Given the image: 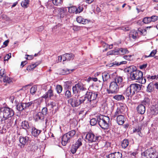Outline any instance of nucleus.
<instances>
[{
	"instance_id": "nucleus-1",
	"label": "nucleus",
	"mask_w": 158,
	"mask_h": 158,
	"mask_svg": "<svg viewBox=\"0 0 158 158\" xmlns=\"http://www.w3.org/2000/svg\"><path fill=\"white\" fill-rule=\"evenodd\" d=\"M135 68L133 66H131L128 68L127 71L130 73V79L132 81L138 80L139 82L142 84L145 83L146 79L143 77V73L140 71L135 70Z\"/></svg>"
},
{
	"instance_id": "nucleus-2",
	"label": "nucleus",
	"mask_w": 158,
	"mask_h": 158,
	"mask_svg": "<svg viewBox=\"0 0 158 158\" xmlns=\"http://www.w3.org/2000/svg\"><path fill=\"white\" fill-rule=\"evenodd\" d=\"M14 115L12 109L8 107L2 108L0 109V123L5 124L6 120L12 117Z\"/></svg>"
},
{
	"instance_id": "nucleus-3",
	"label": "nucleus",
	"mask_w": 158,
	"mask_h": 158,
	"mask_svg": "<svg viewBox=\"0 0 158 158\" xmlns=\"http://www.w3.org/2000/svg\"><path fill=\"white\" fill-rule=\"evenodd\" d=\"M141 86L142 85L136 83L131 84L127 88L124 94L128 97H131L141 89Z\"/></svg>"
},
{
	"instance_id": "nucleus-4",
	"label": "nucleus",
	"mask_w": 158,
	"mask_h": 158,
	"mask_svg": "<svg viewBox=\"0 0 158 158\" xmlns=\"http://www.w3.org/2000/svg\"><path fill=\"white\" fill-rule=\"evenodd\" d=\"M110 118L107 116L99 115L97 116L98 122L102 129H107L109 127Z\"/></svg>"
},
{
	"instance_id": "nucleus-5",
	"label": "nucleus",
	"mask_w": 158,
	"mask_h": 158,
	"mask_svg": "<svg viewBox=\"0 0 158 158\" xmlns=\"http://www.w3.org/2000/svg\"><path fill=\"white\" fill-rule=\"evenodd\" d=\"M68 102L73 107L77 106L82 103L84 105L85 103L83 97L80 98L75 97L69 98Z\"/></svg>"
},
{
	"instance_id": "nucleus-6",
	"label": "nucleus",
	"mask_w": 158,
	"mask_h": 158,
	"mask_svg": "<svg viewBox=\"0 0 158 158\" xmlns=\"http://www.w3.org/2000/svg\"><path fill=\"white\" fill-rule=\"evenodd\" d=\"M75 134V131L73 130L64 134L62 138V145L65 146L67 143L69 142L70 139L73 137Z\"/></svg>"
},
{
	"instance_id": "nucleus-7",
	"label": "nucleus",
	"mask_w": 158,
	"mask_h": 158,
	"mask_svg": "<svg viewBox=\"0 0 158 158\" xmlns=\"http://www.w3.org/2000/svg\"><path fill=\"white\" fill-rule=\"evenodd\" d=\"M118 85L115 82H111L109 85V88L107 89L108 94H116L119 91Z\"/></svg>"
},
{
	"instance_id": "nucleus-8",
	"label": "nucleus",
	"mask_w": 158,
	"mask_h": 158,
	"mask_svg": "<svg viewBox=\"0 0 158 158\" xmlns=\"http://www.w3.org/2000/svg\"><path fill=\"white\" fill-rule=\"evenodd\" d=\"M98 95L97 92H87L84 98L85 99V103H86V101L89 100L98 99L97 97Z\"/></svg>"
},
{
	"instance_id": "nucleus-9",
	"label": "nucleus",
	"mask_w": 158,
	"mask_h": 158,
	"mask_svg": "<svg viewBox=\"0 0 158 158\" xmlns=\"http://www.w3.org/2000/svg\"><path fill=\"white\" fill-rule=\"evenodd\" d=\"M85 138L89 143H92L99 141L101 140V137L100 136L95 135L91 133H88L86 135Z\"/></svg>"
},
{
	"instance_id": "nucleus-10",
	"label": "nucleus",
	"mask_w": 158,
	"mask_h": 158,
	"mask_svg": "<svg viewBox=\"0 0 158 158\" xmlns=\"http://www.w3.org/2000/svg\"><path fill=\"white\" fill-rule=\"evenodd\" d=\"M72 89L73 93L75 94H78L81 91H86L87 90L82 84L80 83L75 84L73 86Z\"/></svg>"
},
{
	"instance_id": "nucleus-11",
	"label": "nucleus",
	"mask_w": 158,
	"mask_h": 158,
	"mask_svg": "<svg viewBox=\"0 0 158 158\" xmlns=\"http://www.w3.org/2000/svg\"><path fill=\"white\" fill-rule=\"evenodd\" d=\"M126 110L127 106L126 105L123 103H121L119 106L118 107L113 116L115 117L118 115L123 114L125 111H126Z\"/></svg>"
},
{
	"instance_id": "nucleus-12",
	"label": "nucleus",
	"mask_w": 158,
	"mask_h": 158,
	"mask_svg": "<svg viewBox=\"0 0 158 158\" xmlns=\"http://www.w3.org/2000/svg\"><path fill=\"white\" fill-rule=\"evenodd\" d=\"M83 8L82 6H80L78 7L76 6H72L68 7L69 12L71 13H80L83 11Z\"/></svg>"
},
{
	"instance_id": "nucleus-13",
	"label": "nucleus",
	"mask_w": 158,
	"mask_h": 158,
	"mask_svg": "<svg viewBox=\"0 0 158 158\" xmlns=\"http://www.w3.org/2000/svg\"><path fill=\"white\" fill-rule=\"evenodd\" d=\"M29 139V138L27 136H20L19 139L20 144H19V146L21 148H23L26 144L27 143Z\"/></svg>"
},
{
	"instance_id": "nucleus-14",
	"label": "nucleus",
	"mask_w": 158,
	"mask_h": 158,
	"mask_svg": "<svg viewBox=\"0 0 158 158\" xmlns=\"http://www.w3.org/2000/svg\"><path fill=\"white\" fill-rule=\"evenodd\" d=\"M157 153L156 152H153L151 150L146 151L144 153V156L147 158H155ZM143 155L142 156H143Z\"/></svg>"
},
{
	"instance_id": "nucleus-15",
	"label": "nucleus",
	"mask_w": 158,
	"mask_h": 158,
	"mask_svg": "<svg viewBox=\"0 0 158 158\" xmlns=\"http://www.w3.org/2000/svg\"><path fill=\"white\" fill-rule=\"evenodd\" d=\"M98 102V99L89 100L86 101V103H85L86 106L92 108L96 106Z\"/></svg>"
},
{
	"instance_id": "nucleus-16",
	"label": "nucleus",
	"mask_w": 158,
	"mask_h": 158,
	"mask_svg": "<svg viewBox=\"0 0 158 158\" xmlns=\"http://www.w3.org/2000/svg\"><path fill=\"white\" fill-rule=\"evenodd\" d=\"M107 158H122L121 153L118 152L111 153L106 156Z\"/></svg>"
},
{
	"instance_id": "nucleus-17",
	"label": "nucleus",
	"mask_w": 158,
	"mask_h": 158,
	"mask_svg": "<svg viewBox=\"0 0 158 158\" xmlns=\"http://www.w3.org/2000/svg\"><path fill=\"white\" fill-rule=\"evenodd\" d=\"M54 96L53 91L51 89V87L48 90V91L46 93L43 95L42 97L45 99L47 98H51Z\"/></svg>"
},
{
	"instance_id": "nucleus-18",
	"label": "nucleus",
	"mask_w": 158,
	"mask_h": 158,
	"mask_svg": "<svg viewBox=\"0 0 158 158\" xmlns=\"http://www.w3.org/2000/svg\"><path fill=\"white\" fill-rule=\"evenodd\" d=\"M36 100L32 101L27 103H23L24 107V110L27 111L28 110H29L31 106H34V104Z\"/></svg>"
},
{
	"instance_id": "nucleus-19",
	"label": "nucleus",
	"mask_w": 158,
	"mask_h": 158,
	"mask_svg": "<svg viewBox=\"0 0 158 158\" xmlns=\"http://www.w3.org/2000/svg\"><path fill=\"white\" fill-rule=\"evenodd\" d=\"M101 77L103 82L107 81L108 79L111 78L110 74L106 71L102 73Z\"/></svg>"
},
{
	"instance_id": "nucleus-20",
	"label": "nucleus",
	"mask_w": 158,
	"mask_h": 158,
	"mask_svg": "<svg viewBox=\"0 0 158 158\" xmlns=\"http://www.w3.org/2000/svg\"><path fill=\"white\" fill-rule=\"evenodd\" d=\"M119 86L122 87L123 85V78L120 76H116L114 79V81Z\"/></svg>"
},
{
	"instance_id": "nucleus-21",
	"label": "nucleus",
	"mask_w": 158,
	"mask_h": 158,
	"mask_svg": "<svg viewBox=\"0 0 158 158\" xmlns=\"http://www.w3.org/2000/svg\"><path fill=\"white\" fill-rule=\"evenodd\" d=\"M117 122L119 125L123 124L124 122V117L123 115L119 114L117 116Z\"/></svg>"
},
{
	"instance_id": "nucleus-22",
	"label": "nucleus",
	"mask_w": 158,
	"mask_h": 158,
	"mask_svg": "<svg viewBox=\"0 0 158 158\" xmlns=\"http://www.w3.org/2000/svg\"><path fill=\"white\" fill-rule=\"evenodd\" d=\"M42 131L37 129L35 127H32L31 129V134L35 137H37L40 133Z\"/></svg>"
},
{
	"instance_id": "nucleus-23",
	"label": "nucleus",
	"mask_w": 158,
	"mask_h": 158,
	"mask_svg": "<svg viewBox=\"0 0 158 158\" xmlns=\"http://www.w3.org/2000/svg\"><path fill=\"white\" fill-rule=\"evenodd\" d=\"M77 21L79 23L82 24L88 23L89 21L86 19H84L81 16H78L76 18Z\"/></svg>"
},
{
	"instance_id": "nucleus-24",
	"label": "nucleus",
	"mask_w": 158,
	"mask_h": 158,
	"mask_svg": "<svg viewBox=\"0 0 158 158\" xmlns=\"http://www.w3.org/2000/svg\"><path fill=\"white\" fill-rule=\"evenodd\" d=\"M58 12V16L61 18H63L66 15V11L64 8H60L57 9Z\"/></svg>"
},
{
	"instance_id": "nucleus-25",
	"label": "nucleus",
	"mask_w": 158,
	"mask_h": 158,
	"mask_svg": "<svg viewBox=\"0 0 158 158\" xmlns=\"http://www.w3.org/2000/svg\"><path fill=\"white\" fill-rule=\"evenodd\" d=\"M137 110L139 113L141 114H143L145 111V106L143 104H140L138 106Z\"/></svg>"
},
{
	"instance_id": "nucleus-26",
	"label": "nucleus",
	"mask_w": 158,
	"mask_h": 158,
	"mask_svg": "<svg viewBox=\"0 0 158 158\" xmlns=\"http://www.w3.org/2000/svg\"><path fill=\"white\" fill-rule=\"evenodd\" d=\"M138 33L135 30H131L129 34V36L130 38L135 39L138 36Z\"/></svg>"
},
{
	"instance_id": "nucleus-27",
	"label": "nucleus",
	"mask_w": 158,
	"mask_h": 158,
	"mask_svg": "<svg viewBox=\"0 0 158 158\" xmlns=\"http://www.w3.org/2000/svg\"><path fill=\"white\" fill-rule=\"evenodd\" d=\"M74 70V69L71 70L67 69H61L60 70V73L61 75H65L71 73Z\"/></svg>"
},
{
	"instance_id": "nucleus-28",
	"label": "nucleus",
	"mask_w": 158,
	"mask_h": 158,
	"mask_svg": "<svg viewBox=\"0 0 158 158\" xmlns=\"http://www.w3.org/2000/svg\"><path fill=\"white\" fill-rule=\"evenodd\" d=\"M14 119L12 118H10V119L9 118L8 119L6 120V123H6V126L7 128H9L12 127L13 122Z\"/></svg>"
},
{
	"instance_id": "nucleus-29",
	"label": "nucleus",
	"mask_w": 158,
	"mask_h": 158,
	"mask_svg": "<svg viewBox=\"0 0 158 158\" xmlns=\"http://www.w3.org/2000/svg\"><path fill=\"white\" fill-rule=\"evenodd\" d=\"M127 61H122L118 62L116 61L110 64V66H114L115 67L116 66H118L121 65L123 64H127Z\"/></svg>"
},
{
	"instance_id": "nucleus-30",
	"label": "nucleus",
	"mask_w": 158,
	"mask_h": 158,
	"mask_svg": "<svg viewBox=\"0 0 158 158\" xmlns=\"http://www.w3.org/2000/svg\"><path fill=\"white\" fill-rule=\"evenodd\" d=\"M74 55L72 53H66L63 55V58H64V60H69L73 58Z\"/></svg>"
},
{
	"instance_id": "nucleus-31",
	"label": "nucleus",
	"mask_w": 158,
	"mask_h": 158,
	"mask_svg": "<svg viewBox=\"0 0 158 158\" xmlns=\"http://www.w3.org/2000/svg\"><path fill=\"white\" fill-rule=\"evenodd\" d=\"M154 87H155L154 84L153 82L150 83L147 87V91L148 92H151L154 90Z\"/></svg>"
},
{
	"instance_id": "nucleus-32",
	"label": "nucleus",
	"mask_w": 158,
	"mask_h": 158,
	"mask_svg": "<svg viewBox=\"0 0 158 158\" xmlns=\"http://www.w3.org/2000/svg\"><path fill=\"white\" fill-rule=\"evenodd\" d=\"M158 105H156L155 106H153L151 109V113L152 115H155L157 114V112H156L157 110H158Z\"/></svg>"
},
{
	"instance_id": "nucleus-33",
	"label": "nucleus",
	"mask_w": 158,
	"mask_h": 158,
	"mask_svg": "<svg viewBox=\"0 0 158 158\" xmlns=\"http://www.w3.org/2000/svg\"><path fill=\"white\" fill-rule=\"evenodd\" d=\"M44 116L40 112H39L35 116L34 118L36 121H38L39 120H43L44 119Z\"/></svg>"
},
{
	"instance_id": "nucleus-34",
	"label": "nucleus",
	"mask_w": 158,
	"mask_h": 158,
	"mask_svg": "<svg viewBox=\"0 0 158 158\" xmlns=\"http://www.w3.org/2000/svg\"><path fill=\"white\" fill-rule=\"evenodd\" d=\"M113 98L117 101H123L125 99L124 96L122 94H117L113 97Z\"/></svg>"
},
{
	"instance_id": "nucleus-35",
	"label": "nucleus",
	"mask_w": 158,
	"mask_h": 158,
	"mask_svg": "<svg viewBox=\"0 0 158 158\" xmlns=\"http://www.w3.org/2000/svg\"><path fill=\"white\" fill-rule=\"evenodd\" d=\"M150 99L148 97H145L141 103L144 106H148L150 104Z\"/></svg>"
},
{
	"instance_id": "nucleus-36",
	"label": "nucleus",
	"mask_w": 158,
	"mask_h": 158,
	"mask_svg": "<svg viewBox=\"0 0 158 158\" xmlns=\"http://www.w3.org/2000/svg\"><path fill=\"white\" fill-rule=\"evenodd\" d=\"M29 0H24L22 2L21 5L23 7L25 8H27L29 6Z\"/></svg>"
},
{
	"instance_id": "nucleus-37",
	"label": "nucleus",
	"mask_w": 158,
	"mask_h": 158,
	"mask_svg": "<svg viewBox=\"0 0 158 158\" xmlns=\"http://www.w3.org/2000/svg\"><path fill=\"white\" fill-rule=\"evenodd\" d=\"M21 126L23 128L25 129H28L29 127L28 122L26 121L22 122Z\"/></svg>"
},
{
	"instance_id": "nucleus-38",
	"label": "nucleus",
	"mask_w": 158,
	"mask_h": 158,
	"mask_svg": "<svg viewBox=\"0 0 158 158\" xmlns=\"http://www.w3.org/2000/svg\"><path fill=\"white\" fill-rule=\"evenodd\" d=\"M120 48L115 49L112 51V52H109L107 53V55L113 54L115 55L120 54Z\"/></svg>"
},
{
	"instance_id": "nucleus-39",
	"label": "nucleus",
	"mask_w": 158,
	"mask_h": 158,
	"mask_svg": "<svg viewBox=\"0 0 158 158\" xmlns=\"http://www.w3.org/2000/svg\"><path fill=\"white\" fill-rule=\"evenodd\" d=\"M129 142L127 139L123 140L121 143V146L123 148H125L128 145Z\"/></svg>"
},
{
	"instance_id": "nucleus-40",
	"label": "nucleus",
	"mask_w": 158,
	"mask_h": 158,
	"mask_svg": "<svg viewBox=\"0 0 158 158\" xmlns=\"http://www.w3.org/2000/svg\"><path fill=\"white\" fill-rule=\"evenodd\" d=\"M3 81L5 83L10 84L12 82V79L8 76H5L3 78Z\"/></svg>"
},
{
	"instance_id": "nucleus-41",
	"label": "nucleus",
	"mask_w": 158,
	"mask_h": 158,
	"mask_svg": "<svg viewBox=\"0 0 158 158\" xmlns=\"http://www.w3.org/2000/svg\"><path fill=\"white\" fill-rule=\"evenodd\" d=\"M23 103H18L16 106L17 109L19 111L24 110Z\"/></svg>"
},
{
	"instance_id": "nucleus-42",
	"label": "nucleus",
	"mask_w": 158,
	"mask_h": 158,
	"mask_svg": "<svg viewBox=\"0 0 158 158\" xmlns=\"http://www.w3.org/2000/svg\"><path fill=\"white\" fill-rule=\"evenodd\" d=\"M120 52L121 55H124L125 54H128L129 52L128 51L126 48H120Z\"/></svg>"
},
{
	"instance_id": "nucleus-43",
	"label": "nucleus",
	"mask_w": 158,
	"mask_h": 158,
	"mask_svg": "<svg viewBox=\"0 0 158 158\" xmlns=\"http://www.w3.org/2000/svg\"><path fill=\"white\" fill-rule=\"evenodd\" d=\"M83 139V138H79L77 141L75 143L74 145L77 146L78 148H79L82 145V141Z\"/></svg>"
},
{
	"instance_id": "nucleus-44",
	"label": "nucleus",
	"mask_w": 158,
	"mask_h": 158,
	"mask_svg": "<svg viewBox=\"0 0 158 158\" xmlns=\"http://www.w3.org/2000/svg\"><path fill=\"white\" fill-rule=\"evenodd\" d=\"M53 4L56 6H60L61 5L62 1V0H53Z\"/></svg>"
},
{
	"instance_id": "nucleus-45",
	"label": "nucleus",
	"mask_w": 158,
	"mask_h": 158,
	"mask_svg": "<svg viewBox=\"0 0 158 158\" xmlns=\"http://www.w3.org/2000/svg\"><path fill=\"white\" fill-rule=\"evenodd\" d=\"M77 146L75 145H73L71 147V152L72 154H74L76 152L77 149L78 148Z\"/></svg>"
},
{
	"instance_id": "nucleus-46",
	"label": "nucleus",
	"mask_w": 158,
	"mask_h": 158,
	"mask_svg": "<svg viewBox=\"0 0 158 158\" xmlns=\"http://www.w3.org/2000/svg\"><path fill=\"white\" fill-rule=\"evenodd\" d=\"M72 96L71 92L69 90H67L65 94V98L67 99H69Z\"/></svg>"
},
{
	"instance_id": "nucleus-47",
	"label": "nucleus",
	"mask_w": 158,
	"mask_h": 158,
	"mask_svg": "<svg viewBox=\"0 0 158 158\" xmlns=\"http://www.w3.org/2000/svg\"><path fill=\"white\" fill-rule=\"evenodd\" d=\"M56 90L58 94H60L62 90V87L60 85H57L56 87Z\"/></svg>"
},
{
	"instance_id": "nucleus-48",
	"label": "nucleus",
	"mask_w": 158,
	"mask_h": 158,
	"mask_svg": "<svg viewBox=\"0 0 158 158\" xmlns=\"http://www.w3.org/2000/svg\"><path fill=\"white\" fill-rule=\"evenodd\" d=\"M37 89V87L36 86H33L30 89V93L34 94H35Z\"/></svg>"
},
{
	"instance_id": "nucleus-49",
	"label": "nucleus",
	"mask_w": 158,
	"mask_h": 158,
	"mask_svg": "<svg viewBox=\"0 0 158 158\" xmlns=\"http://www.w3.org/2000/svg\"><path fill=\"white\" fill-rule=\"evenodd\" d=\"M97 119L95 118H93L90 120V124L92 126H94L97 123Z\"/></svg>"
},
{
	"instance_id": "nucleus-50",
	"label": "nucleus",
	"mask_w": 158,
	"mask_h": 158,
	"mask_svg": "<svg viewBox=\"0 0 158 158\" xmlns=\"http://www.w3.org/2000/svg\"><path fill=\"white\" fill-rule=\"evenodd\" d=\"M6 76L5 74V70L4 69H2L0 70V78L4 77Z\"/></svg>"
},
{
	"instance_id": "nucleus-51",
	"label": "nucleus",
	"mask_w": 158,
	"mask_h": 158,
	"mask_svg": "<svg viewBox=\"0 0 158 158\" xmlns=\"http://www.w3.org/2000/svg\"><path fill=\"white\" fill-rule=\"evenodd\" d=\"M143 22L145 23H148L151 22L150 17H145L143 19Z\"/></svg>"
},
{
	"instance_id": "nucleus-52",
	"label": "nucleus",
	"mask_w": 158,
	"mask_h": 158,
	"mask_svg": "<svg viewBox=\"0 0 158 158\" xmlns=\"http://www.w3.org/2000/svg\"><path fill=\"white\" fill-rule=\"evenodd\" d=\"M150 17L151 22H155L158 20V16L156 15H153Z\"/></svg>"
},
{
	"instance_id": "nucleus-53",
	"label": "nucleus",
	"mask_w": 158,
	"mask_h": 158,
	"mask_svg": "<svg viewBox=\"0 0 158 158\" xmlns=\"http://www.w3.org/2000/svg\"><path fill=\"white\" fill-rule=\"evenodd\" d=\"M47 108L46 107H44L42 109V112H41V113H42L43 116H44V115H46V114H47Z\"/></svg>"
},
{
	"instance_id": "nucleus-54",
	"label": "nucleus",
	"mask_w": 158,
	"mask_h": 158,
	"mask_svg": "<svg viewBox=\"0 0 158 158\" xmlns=\"http://www.w3.org/2000/svg\"><path fill=\"white\" fill-rule=\"evenodd\" d=\"M133 56V55H125L123 56V58L126 60L131 61L132 60L131 57Z\"/></svg>"
},
{
	"instance_id": "nucleus-55",
	"label": "nucleus",
	"mask_w": 158,
	"mask_h": 158,
	"mask_svg": "<svg viewBox=\"0 0 158 158\" xmlns=\"http://www.w3.org/2000/svg\"><path fill=\"white\" fill-rule=\"evenodd\" d=\"M130 29V27L127 25L125 26L121 27V29L124 31H128Z\"/></svg>"
},
{
	"instance_id": "nucleus-56",
	"label": "nucleus",
	"mask_w": 158,
	"mask_h": 158,
	"mask_svg": "<svg viewBox=\"0 0 158 158\" xmlns=\"http://www.w3.org/2000/svg\"><path fill=\"white\" fill-rule=\"evenodd\" d=\"M56 105L55 102H50V103L48 104L47 105V107L49 106L51 108H53L54 107L56 106Z\"/></svg>"
},
{
	"instance_id": "nucleus-57",
	"label": "nucleus",
	"mask_w": 158,
	"mask_h": 158,
	"mask_svg": "<svg viewBox=\"0 0 158 158\" xmlns=\"http://www.w3.org/2000/svg\"><path fill=\"white\" fill-rule=\"evenodd\" d=\"M156 53V50H152L150 53V55L147 57H153Z\"/></svg>"
},
{
	"instance_id": "nucleus-58",
	"label": "nucleus",
	"mask_w": 158,
	"mask_h": 158,
	"mask_svg": "<svg viewBox=\"0 0 158 158\" xmlns=\"http://www.w3.org/2000/svg\"><path fill=\"white\" fill-rule=\"evenodd\" d=\"M141 129V128H140L139 127H136L133 130V132L137 133L140 132Z\"/></svg>"
},
{
	"instance_id": "nucleus-59",
	"label": "nucleus",
	"mask_w": 158,
	"mask_h": 158,
	"mask_svg": "<svg viewBox=\"0 0 158 158\" xmlns=\"http://www.w3.org/2000/svg\"><path fill=\"white\" fill-rule=\"evenodd\" d=\"M11 57V53H10L8 54H7L4 58V60H8Z\"/></svg>"
},
{
	"instance_id": "nucleus-60",
	"label": "nucleus",
	"mask_w": 158,
	"mask_h": 158,
	"mask_svg": "<svg viewBox=\"0 0 158 158\" xmlns=\"http://www.w3.org/2000/svg\"><path fill=\"white\" fill-rule=\"evenodd\" d=\"M137 152H131L130 153V155L131 156L132 158H133L134 157H135L136 155H137Z\"/></svg>"
},
{
	"instance_id": "nucleus-61",
	"label": "nucleus",
	"mask_w": 158,
	"mask_h": 158,
	"mask_svg": "<svg viewBox=\"0 0 158 158\" xmlns=\"http://www.w3.org/2000/svg\"><path fill=\"white\" fill-rule=\"evenodd\" d=\"M147 64H144L141 65L140 66V69H143L147 67Z\"/></svg>"
},
{
	"instance_id": "nucleus-62",
	"label": "nucleus",
	"mask_w": 158,
	"mask_h": 158,
	"mask_svg": "<svg viewBox=\"0 0 158 158\" xmlns=\"http://www.w3.org/2000/svg\"><path fill=\"white\" fill-rule=\"evenodd\" d=\"M58 57L59 58L58 59V60L60 62L62 59L63 60V61H65L64 58H63V55L61 56H60V57L59 56Z\"/></svg>"
},
{
	"instance_id": "nucleus-63",
	"label": "nucleus",
	"mask_w": 158,
	"mask_h": 158,
	"mask_svg": "<svg viewBox=\"0 0 158 158\" xmlns=\"http://www.w3.org/2000/svg\"><path fill=\"white\" fill-rule=\"evenodd\" d=\"M27 63L26 61H24L22 62L21 64V66L23 67Z\"/></svg>"
},
{
	"instance_id": "nucleus-64",
	"label": "nucleus",
	"mask_w": 158,
	"mask_h": 158,
	"mask_svg": "<svg viewBox=\"0 0 158 158\" xmlns=\"http://www.w3.org/2000/svg\"><path fill=\"white\" fill-rule=\"evenodd\" d=\"M99 76H102V74H101L100 72H97L94 74V76L95 77H97Z\"/></svg>"
}]
</instances>
